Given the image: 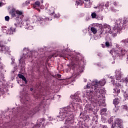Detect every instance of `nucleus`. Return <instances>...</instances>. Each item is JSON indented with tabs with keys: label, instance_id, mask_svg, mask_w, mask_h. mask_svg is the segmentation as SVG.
<instances>
[{
	"label": "nucleus",
	"instance_id": "f257e3e1",
	"mask_svg": "<svg viewBox=\"0 0 128 128\" xmlns=\"http://www.w3.org/2000/svg\"><path fill=\"white\" fill-rule=\"evenodd\" d=\"M106 80L102 79L100 81L94 80L92 82V86L90 90V94H93L94 96H96L100 98L102 96V94H106L104 89H100V88L104 86L106 84Z\"/></svg>",
	"mask_w": 128,
	"mask_h": 128
},
{
	"label": "nucleus",
	"instance_id": "f03ea898",
	"mask_svg": "<svg viewBox=\"0 0 128 128\" xmlns=\"http://www.w3.org/2000/svg\"><path fill=\"white\" fill-rule=\"evenodd\" d=\"M72 112H74V104H71L62 110L59 118H62V120H64V118H66V124H70L72 121L74 120V116L72 114Z\"/></svg>",
	"mask_w": 128,
	"mask_h": 128
},
{
	"label": "nucleus",
	"instance_id": "7ed1b4c3",
	"mask_svg": "<svg viewBox=\"0 0 128 128\" xmlns=\"http://www.w3.org/2000/svg\"><path fill=\"white\" fill-rule=\"evenodd\" d=\"M73 104H78V102H82V99L80 97L78 94H75L72 98Z\"/></svg>",
	"mask_w": 128,
	"mask_h": 128
},
{
	"label": "nucleus",
	"instance_id": "20e7f679",
	"mask_svg": "<svg viewBox=\"0 0 128 128\" xmlns=\"http://www.w3.org/2000/svg\"><path fill=\"white\" fill-rule=\"evenodd\" d=\"M0 46L1 47V52H3V54H8V50H10V48H8L6 46H4L3 44H2V41L0 42Z\"/></svg>",
	"mask_w": 128,
	"mask_h": 128
},
{
	"label": "nucleus",
	"instance_id": "39448f33",
	"mask_svg": "<svg viewBox=\"0 0 128 128\" xmlns=\"http://www.w3.org/2000/svg\"><path fill=\"white\" fill-rule=\"evenodd\" d=\"M49 12V14H50V16H51L52 18H60V14H56L54 13V8H50Z\"/></svg>",
	"mask_w": 128,
	"mask_h": 128
},
{
	"label": "nucleus",
	"instance_id": "423d86ee",
	"mask_svg": "<svg viewBox=\"0 0 128 128\" xmlns=\"http://www.w3.org/2000/svg\"><path fill=\"white\" fill-rule=\"evenodd\" d=\"M49 12V14H50V16H51L52 18H60V14H56L54 13V8H50Z\"/></svg>",
	"mask_w": 128,
	"mask_h": 128
},
{
	"label": "nucleus",
	"instance_id": "0eeeda50",
	"mask_svg": "<svg viewBox=\"0 0 128 128\" xmlns=\"http://www.w3.org/2000/svg\"><path fill=\"white\" fill-rule=\"evenodd\" d=\"M122 124V121L120 118H116L114 124H112V128H114L116 126H118Z\"/></svg>",
	"mask_w": 128,
	"mask_h": 128
},
{
	"label": "nucleus",
	"instance_id": "6e6552de",
	"mask_svg": "<svg viewBox=\"0 0 128 128\" xmlns=\"http://www.w3.org/2000/svg\"><path fill=\"white\" fill-rule=\"evenodd\" d=\"M60 58H66L68 60H72V58L70 56L66 55L64 52H61L58 54Z\"/></svg>",
	"mask_w": 128,
	"mask_h": 128
},
{
	"label": "nucleus",
	"instance_id": "1a4fd4ad",
	"mask_svg": "<svg viewBox=\"0 0 128 128\" xmlns=\"http://www.w3.org/2000/svg\"><path fill=\"white\" fill-rule=\"evenodd\" d=\"M122 24L120 22H118L117 23H116V24L115 26L117 30H122Z\"/></svg>",
	"mask_w": 128,
	"mask_h": 128
},
{
	"label": "nucleus",
	"instance_id": "9d476101",
	"mask_svg": "<svg viewBox=\"0 0 128 128\" xmlns=\"http://www.w3.org/2000/svg\"><path fill=\"white\" fill-rule=\"evenodd\" d=\"M16 16L17 18H18L20 16L21 18H24V12L20 10H16Z\"/></svg>",
	"mask_w": 128,
	"mask_h": 128
},
{
	"label": "nucleus",
	"instance_id": "9b49d317",
	"mask_svg": "<svg viewBox=\"0 0 128 128\" xmlns=\"http://www.w3.org/2000/svg\"><path fill=\"white\" fill-rule=\"evenodd\" d=\"M10 14L12 18H16V10L15 8H12L10 12Z\"/></svg>",
	"mask_w": 128,
	"mask_h": 128
},
{
	"label": "nucleus",
	"instance_id": "f8f14e48",
	"mask_svg": "<svg viewBox=\"0 0 128 128\" xmlns=\"http://www.w3.org/2000/svg\"><path fill=\"white\" fill-rule=\"evenodd\" d=\"M104 28H105L106 32H108L109 34H110V26L108 24H104Z\"/></svg>",
	"mask_w": 128,
	"mask_h": 128
},
{
	"label": "nucleus",
	"instance_id": "ddd939ff",
	"mask_svg": "<svg viewBox=\"0 0 128 128\" xmlns=\"http://www.w3.org/2000/svg\"><path fill=\"white\" fill-rule=\"evenodd\" d=\"M118 86H116V88L114 89V94H116V95H115V96H118V94H120V89H118Z\"/></svg>",
	"mask_w": 128,
	"mask_h": 128
},
{
	"label": "nucleus",
	"instance_id": "4468645a",
	"mask_svg": "<svg viewBox=\"0 0 128 128\" xmlns=\"http://www.w3.org/2000/svg\"><path fill=\"white\" fill-rule=\"evenodd\" d=\"M75 60L76 61V64H78V66H80V64L82 63V59L77 56L75 58Z\"/></svg>",
	"mask_w": 128,
	"mask_h": 128
},
{
	"label": "nucleus",
	"instance_id": "2eb2a0df",
	"mask_svg": "<svg viewBox=\"0 0 128 128\" xmlns=\"http://www.w3.org/2000/svg\"><path fill=\"white\" fill-rule=\"evenodd\" d=\"M8 32L10 34H13L14 32H16V28L11 27L8 29Z\"/></svg>",
	"mask_w": 128,
	"mask_h": 128
},
{
	"label": "nucleus",
	"instance_id": "dca6fc26",
	"mask_svg": "<svg viewBox=\"0 0 128 128\" xmlns=\"http://www.w3.org/2000/svg\"><path fill=\"white\" fill-rule=\"evenodd\" d=\"M40 108H36L32 111H30L28 114H34L36 112H38Z\"/></svg>",
	"mask_w": 128,
	"mask_h": 128
},
{
	"label": "nucleus",
	"instance_id": "f3484780",
	"mask_svg": "<svg viewBox=\"0 0 128 128\" xmlns=\"http://www.w3.org/2000/svg\"><path fill=\"white\" fill-rule=\"evenodd\" d=\"M18 76L19 78H22V80H24V82H25L26 84V82H28L26 81V77H24V76L22 74H18Z\"/></svg>",
	"mask_w": 128,
	"mask_h": 128
},
{
	"label": "nucleus",
	"instance_id": "a211bd4d",
	"mask_svg": "<svg viewBox=\"0 0 128 128\" xmlns=\"http://www.w3.org/2000/svg\"><path fill=\"white\" fill-rule=\"evenodd\" d=\"M113 104L115 106H118V104H120V99H118V98H116L113 100Z\"/></svg>",
	"mask_w": 128,
	"mask_h": 128
},
{
	"label": "nucleus",
	"instance_id": "6ab92c4d",
	"mask_svg": "<svg viewBox=\"0 0 128 128\" xmlns=\"http://www.w3.org/2000/svg\"><path fill=\"white\" fill-rule=\"evenodd\" d=\"M40 6V2L39 1H36L33 4V8H36L38 6Z\"/></svg>",
	"mask_w": 128,
	"mask_h": 128
},
{
	"label": "nucleus",
	"instance_id": "aec40b11",
	"mask_svg": "<svg viewBox=\"0 0 128 128\" xmlns=\"http://www.w3.org/2000/svg\"><path fill=\"white\" fill-rule=\"evenodd\" d=\"M24 24H26V26H27V28L28 27V28H30V22L29 20H24Z\"/></svg>",
	"mask_w": 128,
	"mask_h": 128
},
{
	"label": "nucleus",
	"instance_id": "412c9836",
	"mask_svg": "<svg viewBox=\"0 0 128 128\" xmlns=\"http://www.w3.org/2000/svg\"><path fill=\"white\" fill-rule=\"evenodd\" d=\"M121 110H126V112H128V105H122L121 106Z\"/></svg>",
	"mask_w": 128,
	"mask_h": 128
},
{
	"label": "nucleus",
	"instance_id": "4be33fe9",
	"mask_svg": "<svg viewBox=\"0 0 128 128\" xmlns=\"http://www.w3.org/2000/svg\"><path fill=\"white\" fill-rule=\"evenodd\" d=\"M90 30H91V32H92L94 34H96L98 32V30H96V28H94V27L91 28Z\"/></svg>",
	"mask_w": 128,
	"mask_h": 128
},
{
	"label": "nucleus",
	"instance_id": "5701e85b",
	"mask_svg": "<svg viewBox=\"0 0 128 128\" xmlns=\"http://www.w3.org/2000/svg\"><path fill=\"white\" fill-rule=\"evenodd\" d=\"M91 16H92V18H96H96H98V16L96 15V12H92V14H91Z\"/></svg>",
	"mask_w": 128,
	"mask_h": 128
},
{
	"label": "nucleus",
	"instance_id": "b1692460",
	"mask_svg": "<svg viewBox=\"0 0 128 128\" xmlns=\"http://www.w3.org/2000/svg\"><path fill=\"white\" fill-rule=\"evenodd\" d=\"M120 52L122 56H124L126 54V51L124 49H122Z\"/></svg>",
	"mask_w": 128,
	"mask_h": 128
},
{
	"label": "nucleus",
	"instance_id": "393cba45",
	"mask_svg": "<svg viewBox=\"0 0 128 128\" xmlns=\"http://www.w3.org/2000/svg\"><path fill=\"white\" fill-rule=\"evenodd\" d=\"M54 94H50L49 95V98H48V100H54Z\"/></svg>",
	"mask_w": 128,
	"mask_h": 128
},
{
	"label": "nucleus",
	"instance_id": "a878e982",
	"mask_svg": "<svg viewBox=\"0 0 128 128\" xmlns=\"http://www.w3.org/2000/svg\"><path fill=\"white\" fill-rule=\"evenodd\" d=\"M51 76H53L54 78H62V75H60V74H57L55 76H52V74H50Z\"/></svg>",
	"mask_w": 128,
	"mask_h": 128
},
{
	"label": "nucleus",
	"instance_id": "bb28decb",
	"mask_svg": "<svg viewBox=\"0 0 128 128\" xmlns=\"http://www.w3.org/2000/svg\"><path fill=\"white\" fill-rule=\"evenodd\" d=\"M96 20H104V16H97Z\"/></svg>",
	"mask_w": 128,
	"mask_h": 128
},
{
	"label": "nucleus",
	"instance_id": "cd10ccee",
	"mask_svg": "<svg viewBox=\"0 0 128 128\" xmlns=\"http://www.w3.org/2000/svg\"><path fill=\"white\" fill-rule=\"evenodd\" d=\"M128 18H124L123 20V24H122V25L124 26V24H128Z\"/></svg>",
	"mask_w": 128,
	"mask_h": 128
},
{
	"label": "nucleus",
	"instance_id": "c85d7f7f",
	"mask_svg": "<svg viewBox=\"0 0 128 128\" xmlns=\"http://www.w3.org/2000/svg\"><path fill=\"white\" fill-rule=\"evenodd\" d=\"M122 42L126 44V46H128V40H122Z\"/></svg>",
	"mask_w": 128,
	"mask_h": 128
},
{
	"label": "nucleus",
	"instance_id": "c756f323",
	"mask_svg": "<svg viewBox=\"0 0 128 128\" xmlns=\"http://www.w3.org/2000/svg\"><path fill=\"white\" fill-rule=\"evenodd\" d=\"M122 78V76L120 75H116V80H120V78Z\"/></svg>",
	"mask_w": 128,
	"mask_h": 128
},
{
	"label": "nucleus",
	"instance_id": "7c9ffc66",
	"mask_svg": "<svg viewBox=\"0 0 128 128\" xmlns=\"http://www.w3.org/2000/svg\"><path fill=\"white\" fill-rule=\"evenodd\" d=\"M1 60L0 58V60ZM4 68V64L2 63V62L0 61V70H2Z\"/></svg>",
	"mask_w": 128,
	"mask_h": 128
},
{
	"label": "nucleus",
	"instance_id": "2f4dec72",
	"mask_svg": "<svg viewBox=\"0 0 128 128\" xmlns=\"http://www.w3.org/2000/svg\"><path fill=\"white\" fill-rule=\"evenodd\" d=\"M4 18H5V20H6V22H10V16H5Z\"/></svg>",
	"mask_w": 128,
	"mask_h": 128
},
{
	"label": "nucleus",
	"instance_id": "473e14b6",
	"mask_svg": "<svg viewBox=\"0 0 128 128\" xmlns=\"http://www.w3.org/2000/svg\"><path fill=\"white\" fill-rule=\"evenodd\" d=\"M105 44L106 46H107V48L110 46V42H106Z\"/></svg>",
	"mask_w": 128,
	"mask_h": 128
},
{
	"label": "nucleus",
	"instance_id": "72a5a7b5",
	"mask_svg": "<svg viewBox=\"0 0 128 128\" xmlns=\"http://www.w3.org/2000/svg\"><path fill=\"white\" fill-rule=\"evenodd\" d=\"M106 110H107L106 108H104L102 109L101 112H106Z\"/></svg>",
	"mask_w": 128,
	"mask_h": 128
},
{
	"label": "nucleus",
	"instance_id": "f704fd0d",
	"mask_svg": "<svg viewBox=\"0 0 128 128\" xmlns=\"http://www.w3.org/2000/svg\"><path fill=\"white\" fill-rule=\"evenodd\" d=\"M124 82L126 84H128V77H126L124 80Z\"/></svg>",
	"mask_w": 128,
	"mask_h": 128
},
{
	"label": "nucleus",
	"instance_id": "c9c22d12",
	"mask_svg": "<svg viewBox=\"0 0 128 128\" xmlns=\"http://www.w3.org/2000/svg\"><path fill=\"white\" fill-rule=\"evenodd\" d=\"M104 6H106V8H108V6H110V2H106Z\"/></svg>",
	"mask_w": 128,
	"mask_h": 128
},
{
	"label": "nucleus",
	"instance_id": "e433bc0d",
	"mask_svg": "<svg viewBox=\"0 0 128 128\" xmlns=\"http://www.w3.org/2000/svg\"><path fill=\"white\" fill-rule=\"evenodd\" d=\"M110 54L114 56V50H110Z\"/></svg>",
	"mask_w": 128,
	"mask_h": 128
},
{
	"label": "nucleus",
	"instance_id": "4c0bfd02",
	"mask_svg": "<svg viewBox=\"0 0 128 128\" xmlns=\"http://www.w3.org/2000/svg\"><path fill=\"white\" fill-rule=\"evenodd\" d=\"M113 54H114L113 56H118V52H116L114 50V52Z\"/></svg>",
	"mask_w": 128,
	"mask_h": 128
},
{
	"label": "nucleus",
	"instance_id": "58836bf2",
	"mask_svg": "<svg viewBox=\"0 0 128 128\" xmlns=\"http://www.w3.org/2000/svg\"><path fill=\"white\" fill-rule=\"evenodd\" d=\"M37 20H38V22H40V20H42V18L37 17Z\"/></svg>",
	"mask_w": 128,
	"mask_h": 128
},
{
	"label": "nucleus",
	"instance_id": "ea45409f",
	"mask_svg": "<svg viewBox=\"0 0 128 128\" xmlns=\"http://www.w3.org/2000/svg\"><path fill=\"white\" fill-rule=\"evenodd\" d=\"M113 4H114V6H118V2H114Z\"/></svg>",
	"mask_w": 128,
	"mask_h": 128
},
{
	"label": "nucleus",
	"instance_id": "a19ab883",
	"mask_svg": "<svg viewBox=\"0 0 128 128\" xmlns=\"http://www.w3.org/2000/svg\"><path fill=\"white\" fill-rule=\"evenodd\" d=\"M25 4L26 6H28V4H30V1H28V0L26 1V2H25Z\"/></svg>",
	"mask_w": 128,
	"mask_h": 128
},
{
	"label": "nucleus",
	"instance_id": "79ce46f5",
	"mask_svg": "<svg viewBox=\"0 0 128 128\" xmlns=\"http://www.w3.org/2000/svg\"><path fill=\"white\" fill-rule=\"evenodd\" d=\"M84 88H90V86H88V84L86 86V87Z\"/></svg>",
	"mask_w": 128,
	"mask_h": 128
},
{
	"label": "nucleus",
	"instance_id": "37998d69",
	"mask_svg": "<svg viewBox=\"0 0 128 128\" xmlns=\"http://www.w3.org/2000/svg\"><path fill=\"white\" fill-rule=\"evenodd\" d=\"M112 82L114 84H116V83L114 80H112Z\"/></svg>",
	"mask_w": 128,
	"mask_h": 128
},
{
	"label": "nucleus",
	"instance_id": "c03bdc74",
	"mask_svg": "<svg viewBox=\"0 0 128 128\" xmlns=\"http://www.w3.org/2000/svg\"><path fill=\"white\" fill-rule=\"evenodd\" d=\"M118 128H122V125L121 124V125H119L118 126H117Z\"/></svg>",
	"mask_w": 128,
	"mask_h": 128
},
{
	"label": "nucleus",
	"instance_id": "a18cd8bd",
	"mask_svg": "<svg viewBox=\"0 0 128 128\" xmlns=\"http://www.w3.org/2000/svg\"><path fill=\"white\" fill-rule=\"evenodd\" d=\"M112 10V12H116V9L114 8H111Z\"/></svg>",
	"mask_w": 128,
	"mask_h": 128
},
{
	"label": "nucleus",
	"instance_id": "49530a36",
	"mask_svg": "<svg viewBox=\"0 0 128 128\" xmlns=\"http://www.w3.org/2000/svg\"><path fill=\"white\" fill-rule=\"evenodd\" d=\"M102 128H108V126H102Z\"/></svg>",
	"mask_w": 128,
	"mask_h": 128
},
{
	"label": "nucleus",
	"instance_id": "de8ad7c7",
	"mask_svg": "<svg viewBox=\"0 0 128 128\" xmlns=\"http://www.w3.org/2000/svg\"><path fill=\"white\" fill-rule=\"evenodd\" d=\"M52 117H50L49 118V119H48V120H52Z\"/></svg>",
	"mask_w": 128,
	"mask_h": 128
},
{
	"label": "nucleus",
	"instance_id": "09e8293b",
	"mask_svg": "<svg viewBox=\"0 0 128 128\" xmlns=\"http://www.w3.org/2000/svg\"><path fill=\"white\" fill-rule=\"evenodd\" d=\"M37 98H42V96L41 95H37Z\"/></svg>",
	"mask_w": 128,
	"mask_h": 128
},
{
	"label": "nucleus",
	"instance_id": "8fccbe9b",
	"mask_svg": "<svg viewBox=\"0 0 128 128\" xmlns=\"http://www.w3.org/2000/svg\"><path fill=\"white\" fill-rule=\"evenodd\" d=\"M85 2H90V0H84Z\"/></svg>",
	"mask_w": 128,
	"mask_h": 128
},
{
	"label": "nucleus",
	"instance_id": "3c124183",
	"mask_svg": "<svg viewBox=\"0 0 128 128\" xmlns=\"http://www.w3.org/2000/svg\"><path fill=\"white\" fill-rule=\"evenodd\" d=\"M36 10L39 12H40V10L39 8H36Z\"/></svg>",
	"mask_w": 128,
	"mask_h": 128
},
{
	"label": "nucleus",
	"instance_id": "603ef678",
	"mask_svg": "<svg viewBox=\"0 0 128 128\" xmlns=\"http://www.w3.org/2000/svg\"><path fill=\"white\" fill-rule=\"evenodd\" d=\"M127 64H128V54L127 56V62H126Z\"/></svg>",
	"mask_w": 128,
	"mask_h": 128
},
{
	"label": "nucleus",
	"instance_id": "864d4df0",
	"mask_svg": "<svg viewBox=\"0 0 128 128\" xmlns=\"http://www.w3.org/2000/svg\"><path fill=\"white\" fill-rule=\"evenodd\" d=\"M30 92H32V90H33L32 88H30Z\"/></svg>",
	"mask_w": 128,
	"mask_h": 128
},
{
	"label": "nucleus",
	"instance_id": "5fc2aeb1",
	"mask_svg": "<svg viewBox=\"0 0 128 128\" xmlns=\"http://www.w3.org/2000/svg\"><path fill=\"white\" fill-rule=\"evenodd\" d=\"M29 54H30V56H29V58H30V56H32V52H30Z\"/></svg>",
	"mask_w": 128,
	"mask_h": 128
},
{
	"label": "nucleus",
	"instance_id": "6e6d98bb",
	"mask_svg": "<svg viewBox=\"0 0 128 128\" xmlns=\"http://www.w3.org/2000/svg\"><path fill=\"white\" fill-rule=\"evenodd\" d=\"M0 6H2V4L0 2Z\"/></svg>",
	"mask_w": 128,
	"mask_h": 128
},
{
	"label": "nucleus",
	"instance_id": "4d7b16f0",
	"mask_svg": "<svg viewBox=\"0 0 128 128\" xmlns=\"http://www.w3.org/2000/svg\"><path fill=\"white\" fill-rule=\"evenodd\" d=\"M42 104V102H41V106Z\"/></svg>",
	"mask_w": 128,
	"mask_h": 128
},
{
	"label": "nucleus",
	"instance_id": "13d9d810",
	"mask_svg": "<svg viewBox=\"0 0 128 128\" xmlns=\"http://www.w3.org/2000/svg\"><path fill=\"white\" fill-rule=\"evenodd\" d=\"M48 64L47 63V64H46V66H48Z\"/></svg>",
	"mask_w": 128,
	"mask_h": 128
},
{
	"label": "nucleus",
	"instance_id": "bf43d9fd",
	"mask_svg": "<svg viewBox=\"0 0 128 128\" xmlns=\"http://www.w3.org/2000/svg\"><path fill=\"white\" fill-rule=\"evenodd\" d=\"M24 24V23H23V24H22H22Z\"/></svg>",
	"mask_w": 128,
	"mask_h": 128
},
{
	"label": "nucleus",
	"instance_id": "052dcab7",
	"mask_svg": "<svg viewBox=\"0 0 128 128\" xmlns=\"http://www.w3.org/2000/svg\"><path fill=\"white\" fill-rule=\"evenodd\" d=\"M52 56H54V55H52Z\"/></svg>",
	"mask_w": 128,
	"mask_h": 128
},
{
	"label": "nucleus",
	"instance_id": "680f3d73",
	"mask_svg": "<svg viewBox=\"0 0 128 128\" xmlns=\"http://www.w3.org/2000/svg\"><path fill=\"white\" fill-rule=\"evenodd\" d=\"M120 97V98H122V97L121 96H119Z\"/></svg>",
	"mask_w": 128,
	"mask_h": 128
},
{
	"label": "nucleus",
	"instance_id": "e2e57ef3",
	"mask_svg": "<svg viewBox=\"0 0 128 128\" xmlns=\"http://www.w3.org/2000/svg\"><path fill=\"white\" fill-rule=\"evenodd\" d=\"M98 7H94V8H97Z\"/></svg>",
	"mask_w": 128,
	"mask_h": 128
},
{
	"label": "nucleus",
	"instance_id": "0e129e2a",
	"mask_svg": "<svg viewBox=\"0 0 128 128\" xmlns=\"http://www.w3.org/2000/svg\"><path fill=\"white\" fill-rule=\"evenodd\" d=\"M50 72H49V76H50Z\"/></svg>",
	"mask_w": 128,
	"mask_h": 128
},
{
	"label": "nucleus",
	"instance_id": "69168bd1",
	"mask_svg": "<svg viewBox=\"0 0 128 128\" xmlns=\"http://www.w3.org/2000/svg\"><path fill=\"white\" fill-rule=\"evenodd\" d=\"M50 58V57L49 56H48V58Z\"/></svg>",
	"mask_w": 128,
	"mask_h": 128
},
{
	"label": "nucleus",
	"instance_id": "338daca9",
	"mask_svg": "<svg viewBox=\"0 0 128 128\" xmlns=\"http://www.w3.org/2000/svg\"><path fill=\"white\" fill-rule=\"evenodd\" d=\"M84 82H86V80H85V81H84Z\"/></svg>",
	"mask_w": 128,
	"mask_h": 128
},
{
	"label": "nucleus",
	"instance_id": "774afa93",
	"mask_svg": "<svg viewBox=\"0 0 128 128\" xmlns=\"http://www.w3.org/2000/svg\"><path fill=\"white\" fill-rule=\"evenodd\" d=\"M119 86H120V85Z\"/></svg>",
	"mask_w": 128,
	"mask_h": 128
}]
</instances>
